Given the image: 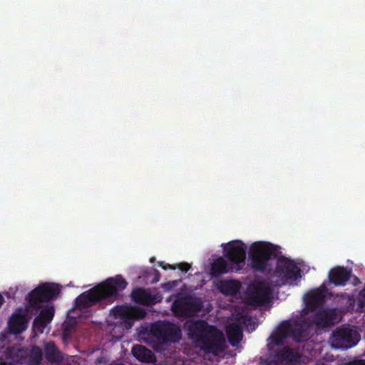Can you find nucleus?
<instances>
[{"instance_id":"obj_1","label":"nucleus","mask_w":365,"mask_h":365,"mask_svg":"<svg viewBox=\"0 0 365 365\" xmlns=\"http://www.w3.org/2000/svg\"><path fill=\"white\" fill-rule=\"evenodd\" d=\"M127 285L128 282L121 275L108 278L77 297L75 306L80 309H86L103 299H117L120 296V292L124 290Z\"/></svg>"},{"instance_id":"obj_2","label":"nucleus","mask_w":365,"mask_h":365,"mask_svg":"<svg viewBox=\"0 0 365 365\" xmlns=\"http://www.w3.org/2000/svg\"><path fill=\"white\" fill-rule=\"evenodd\" d=\"M188 337L208 353H215L223 341V334L216 327L204 320L187 324Z\"/></svg>"},{"instance_id":"obj_3","label":"nucleus","mask_w":365,"mask_h":365,"mask_svg":"<svg viewBox=\"0 0 365 365\" xmlns=\"http://www.w3.org/2000/svg\"><path fill=\"white\" fill-rule=\"evenodd\" d=\"M277 247L269 242H255L250 248L249 258L251 268L256 272L272 271L271 259L277 257Z\"/></svg>"},{"instance_id":"obj_4","label":"nucleus","mask_w":365,"mask_h":365,"mask_svg":"<svg viewBox=\"0 0 365 365\" xmlns=\"http://www.w3.org/2000/svg\"><path fill=\"white\" fill-rule=\"evenodd\" d=\"M292 339L296 342L305 341L309 339V330L307 324L299 321H284L277 327L269 338L277 346H280L287 339Z\"/></svg>"},{"instance_id":"obj_5","label":"nucleus","mask_w":365,"mask_h":365,"mask_svg":"<svg viewBox=\"0 0 365 365\" xmlns=\"http://www.w3.org/2000/svg\"><path fill=\"white\" fill-rule=\"evenodd\" d=\"M61 292V286L58 284L45 282L31 291L26 297L29 308L31 311L41 308V304L56 299Z\"/></svg>"},{"instance_id":"obj_6","label":"nucleus","mask_w":365,"mask_h":365,"mask_svg":"<svg viewBox=\"0 0 365 365\" xmlns=\"http://www.w3.org/2000/svg\"><path fill=\"white\" fill-rule=\"evenodd\" d=\"M150 331L162 344L178 342L182 338L180 327L175 323L158 321L151 326Z\"/></svg>"},{"instance_id":"obj_7","label":"nucleus","mask_w":365,"mask_h":365,"mask_svg":"<svg viewBox=\"0 0 365 365\" xmlns=\"http://www.w3.org/2000/svg\"><path fill=\"white\" fill-rule=\"evenodd\" d=\"M272 294V287L267 282L257 281L247 287L246 297L249 304L261 307L270 302Z\"/></svg>"},{"instance_id":"obj_8","label":"nucleus","mask_w":365,"mask_h":365,"mask_svg":"<svg viewBox=\"0 0 365 365\" xmlns=\"http://www.w3.org/2000/svg\"><path fill=\"white\" fill-rule=\"evenodd\" d=\"M202 309L200 298L187 296L176 299L172 305L174 314L179 317L188 318L195 316Z\"/></svg>"},{"instance_id":"obj_9","label":"nucleus","mask_w":365,"mask_h":365,"mask_svg":"<svg viewBox=\"0 0 365 365\" xmlns=\"http://www.w3.org/2000/svg\"><path fill=\"white\" fill-rule=\"evenodd\" d=\"M274 274L279 278L280 284H285L301 277V270L292 259L284 257L277 259Z\"/></svg>"},{"instance_id":"obj_10","label":"nucleus","mask_w":365,"mask_h":365,"mask_svg":"<svg viewBox=\"0 0 365 365\" xmlns=\"http://www.w3.org/2000/svg\"><path fill=\"white\" fill-rule=\"evenodd\" d=\"M331 339L332 347L347 349L356 345L360 340V335L351 328L339 327L333 331Z\"/></svg>"},{"instance_id":"obj_11","label":"nucleus","mask_w":365,"mask_h":365,"mask_svg":"<svg viewBox=\"0 0 365 365\" xmlns=\"http://www.w3.org/2000/svg\"><path fill=\"white\" fill-rule=\"evenodd\" d=\"M113 311L115 317L122 321L126 329L131 328L135 321L143 319L146 316L144 309L135 306H117Z\"/></svg>"},{"instance_id":"obj_12","label":"nucleus","mask_w":365,"mask_h":365,"mask_svg":"<svg viewBox=\"0 0 365 365\" xmlns=\"http://www.w3.org/2000/svg\"><path fill=\"white\" fill-rule=\"evenodd\" d=\"M225 252V257L232 265H239L245 260L246 246L242 241L235 240L226 245Z\"/></svg>"},{"instance_id":"obj_13","label":"nucleus","mask_w":365,"mask_h":365,"mask_svg":"<svg viewBox=\"0 0 365 365\" xmlns=\"http://www.w3.org/2000/svg\"><path fill=\"white\" fill-rule=\"evenodd\" d=\"M312 322L319 329L330 327L337 322L336 309L330 308L319 309L314 312Z\"/></svg>"},{"instance_id":"obj_14","label":"nucleus","mask_w":365,"mask_h":365,"mask_svg":"<svg viewBox=\"0 0 365 365\" xmlns=\"http://www.w3.org/2000/svg\"><path fill=\"white\" fill-rule=\"evenodd\" d=\"M55 314L53 306L46 305L41 308L39 314L36 317L33 322V327L35 331L42 333L43 329L52 321Z\"/></svg>"},{"instance_id":"obj_15","label":"nucleus","mask_w":365,"mask_h":365,"mask_svg":"<svg viewBox=\"0 0 365 365\" xmlns=\"http://www.w3.org/2000/svg\"><path fill=\"white\" fill-rule=\"evenodd\" d=\"M351 269L344 267L337 266L329 272V280L335 286H344L351 277Z\"/></svg>"},{"instance_id":"obj_16","label":"nucleus","mask_w":365,"mask_h":365,"mask_svg":"<svg viewBox=\"0 0 365 365\" xmlns=\"http://www.w3.org/2000/svg\"><path fill=\"white\" fill-rule=\"evenodd\" d=\"M28 319L24 313H14L9 321V329L11 334H19L28 327Z\"/></svg>"},{"instance_id":"obj_17","label":"nucleus","mask_w":365,"mask_h":365,"mask_svg":"<svg viewBox=\"0 0 365 365\" xmlns=\"http://www.w3.org/2000/svg\"><path fill=\"white\" fill-rule=\"evenodd\" d=\"M325 294L323 291L317 290L308 294L305 297L306 309L311 312L317 311V308L322 307L325 302Z\"/></svg>"},{"instance_id":"obj_18","label":"nucleus","mask_w":365,"mask_h":365,"mask_svg":"<svg viewBox=\"0 0 365 365\" xmlns=\"http://www.w3.org/2000/svg\"><path fill=\"white\" fill-rule=\"evenodd\" d=\"M131 296L135 302L142 305L150 306L156 302L155 297L144 288L134 289Z\"/></svg>"},{"instance_id":"obj_19","label":"nucleus","mask_w":365,"mask_h":365,"mask_svg":"<svg viewBox=\"0 0 365 365\" xmlns=\"http://www.w3.org/2000/svg\"><path fill=\"white\" fill-rule=\"evenodd\" d=\"M233 266L222 257L215 259L211 264L210 274L212 277H218L225 273L232 272Z\"/></svg>"},{"instance_id":"obj_20","label":"nucleus","mask_w":365,"mask_h":365,"mask_svg":"<svg viewBox=\"0 0 365 365\" xmlns=\"http://www.w3.org/2000/svg\"><path fill=\"white\" fill-rule=\"evenodd\" d=\"M131 352L135 358L143 363L153 362L155 358L152 351L141 344L134 345Z\"/></svg>"},{"instance_id":"obj_21","label":"nucleus","mask_w":365,"mask_h":365,"mask_svg":"<svg viewBox=\"0 0 365 365\" xmlns=\"http://www.w3.org/2000/svg\"><path fill=\"white\" fill-rule=\"evenodd\" d=\"M227 336L228 342L232 346H237L243 336L241 327L236 323L229 325L227 328Z\"/></svg>"},{"instance_id":"obj_22","label":"nucleus","mask_w":365,"mask_h":365,"mask_svg":"<svg viewBox=\"0 0 365 365\" xmlns=\"http://www.w3.org/2000/svg\"><path fill=\"white\" fill-rule=\"evenodd\" d=\"M277 362L292 363L297 362L300 359V355L289 348H282L275 354Z\"/></svg>"},{"instance_id":"obj_23","label":"nucleus","mask_w":365,"mask_h":365,"mask_svg":"<svg viewBox=\"0 0 365 365\" xmlns=\"http://www.w3.org/2000/svg\"><path fill=\"white\" fill-rule=\"evenodd\" d=\"M241 284L236 280H221L218 284L220 292L227 296H234L240 290Z\"/></svg>"},{"instance_id":"obj_24","label":"nucleus","mask_w":365,"mask_h":365,"mask_svg":"<svg viewBox=\"0 0 365 365\" xmlns=\"http://www.w3.org/2000/svg\"><path fill=\"white\" fill-rule=\"evenodd\" d=\"M45 356L46 359L51 363L60 362L63 359L61 351L53 341H49L46 344Z\"/></svg>"},{"instance_id":"obj_25","label":"nucleus","mask_w":365,"mask_h":365,"mask_svg":"<svg viewBox=\"0 0 365 365\" xmlns=\"http://www.w3.org/2000/svg\"><path fill=\"white\" fill-rule=\"evenodd\" d=\"M43 360V354L40 347L34 346L29 356L27 365H41Z\"/></svg>"},{"instance_id":"obj_26","label":"nucleus","mask_w":365,"mask_h":365,"mask_svg":"<svg viewBox=\"0 0 365 365\" xmlns=\"http://www.w3.org/2000/svg\"><path fill=\"white\" fill-rule=\"evenodd\" d=\"M191 267V265L187 262L176 264V269H179L183 272H187Z\"/></svg>"},{"instance_id":"obj_27","label":"nucleus","mask_w":365,"mask_h":365,"mask_svg":"<svg viewBox=\"0 0 365 365\" xmlns=\"http://www.w3.org/2000/svg\"><path fill=\"white\" fill-rule=\"evenodd\" d=\"M259 365H279L276 359H266L262 360Z\"/></svg>"},{"instance_id":"obj_28","label":"nucleus","mask_w":365,"mask_h":365,"mask_svg":"<svg viewBox=\"0 0 365 365\" xmlns=\"http://www.w3.org/2000/svg\"><path fill=\"white\" fill-rule=\"evenodd\" d=\"M177 285L176 281H171L166 282L163 284V287L168 291L171 290L173 288H174Z\"/></svg>"},{"instance_id":"obj_29","label":"nucleus","mask_w":365,"mask_h":365,"mask_svg":"<svg viewBox=\"0 0 365 365\" xmlns=\"http://www.w3.org/2000/svg\"><path fill=\"white\" fill-rule=\"evenodd\" d=\"M159 265L160 267H161L163 269H176V264H165L163 262H159Z\"/></svg>"},{"instance_id":"obj_30","label":"nucleus","mask_w":365,"mask_h":365,"mask_svg":"<svg viewBox=\"0 0 365 365\" xmlns=\"http://www.w3.org/2000/svg\"><path fill=\"white\" fill-rule=\"evenodd\" d=\"M346 365H365V359H356L349 362Z\"/></svg>"},{"instance_id":"obj_31","label":"nucleus","mask_w":365,"mask_h":365,"mask_svg":"<svg viewBox=\"0 0 365 365\" xmlns=\"http://www.w3.org/2000/svg\"><path fill=\"white\" fill-rule=\"evenodd\" d=\"M153 272L155 274V277H154V279L153 280V282L156 283L160 280L161 274L158 269H153Z\"/></svg>"},{"instance_id":"obj_32","label":"nucleus","mask_w":365,"mask_h":365,"mask_svg":"<svg viewBox=\"0 0 365 365\" xmlns=\"http://www.w3.org/2000/svg\"><path fill=\"white\" fill-rule=\"evenodd\" d=\"M4 297L0 294V307L4 304Z\"/></svg>"},{"instance_id":"obj_33","label":"nucleus","mask_w":365,"mask_h":365,"mask_svg":"<svg viewBox=\"0 0 365 365\" xmlns=\"http://www.w3.org/2000/svg\"><path fill=\"white\" fill-rule=\"evenodd\" d=\"M0 365H14V364H11V363L6 362V361H1Z\"/></svg>"},{"instance_id":"obj_34","label":"nucleus","mask_w":365,"mask_h":365,"mask_svg":"<svg viewBox=\"0 0 365 365\" xmlns=\"http://www.w3.org/2000/svg\"><path fill=\"white\" fill-rule=\"evenodd\" d=\"M66 335V331H64L63 334V338H65Z\"/></svg>"}]
</instances>
